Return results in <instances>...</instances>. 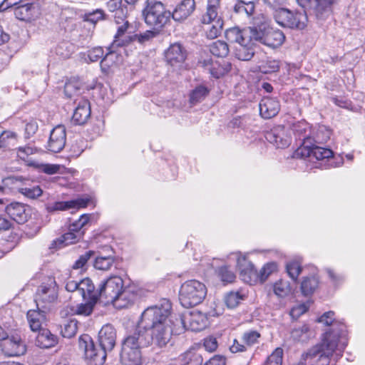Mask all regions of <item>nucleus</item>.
Wrapping results in <instances>:
<instances>
[{"label":"nucleus","instance_id":"f257e3e1","mask_svg":"<svg viewBox=\"0 0 365 365\" xmlns=\"http://www.w3.org/2000/svg\"><path fill=\"white\" fill-rule=\"evenodd\" d=\"M174 324L172 304L162 299L156 304L147 307L141 314L133 333L122 341L120 353L121 365H142L141 349L154 344L165 347L171 339Z\"/></svg>","mask_w":365,"mask_h":365},{"label":"nucleus","instance_id":"f03ea898","mask_svg":"<svg viewBox=\"0 0 365 365\" xmlns=\"http://www.w3.org/2000/svg\"><path fill=\"white\" fill-rule=\"evenodd\" d=\"M298 4L304 10L292 11L287 9H277L274 14L276 22L290 29H304L307 23L306 10L312 14L318 20H324L331 13L332 5L337 0H297Z\"/></svg>","mask_w":365,"mask_h":365},{"label":"nucleus","instance_id":"7ed1b4c3","mask_svg":"<svg viewBox=\"0 0 365 365\" xmlns=\"http://www.w3.org/2000/svg\"><path fill=\"white\" fill-rule=\"evenodd\" d=\"M130 25L126 21L123 25L118 27L117 33L114 36V40L111 45L108 48V52L101 61V66L103 70H106L113 66L114 63L118 61V52L116 50L118 47H123L128 45L131 41L137 40L139 43H143L155 37L159 31L157 29L148 30L144 33L135 35H125Z\"/></svg>","mask_w":365,"mask_h":365},{"label":"nucleus","instance_id":"20e7f679","mask_svg":"<svg viewBox=\"0 0 365 365\" xmlns=\"http://www.w3.org/2000/svg\"><path fill=\"white\" fill-rule=\"evenodd\" d=\"M207 287L196 279L187 280L180 286L179 300L181 305L190 308L201 304L207 295Z\"/></svg>","mask_w":365,"mask_h":365},{"label":"nucleus","instance_id":"39448f33","mask_svg":"<svg viewBox=\"0 0 365 365\" xmlns=\"http://www.w3.org/2000/svg\"><path fill=\"white\" fill-rule=\"evenodd\" d=\"M143 14L145 23L158 31L164 27L171 18V12L166 10L160 1L155 0H147V6Z\"/></svg>","mask_w":365,"mask_h":365},{"label":"nucleus","instance_id":"423d86ee","mask_svg":"<svg viewBox=\"0 0 365 365\" xmlns=\"http://www.w3.org/2000/svg\"><path fill=\"white\" fill-rule=\"evenodd\" d=\"M253 38L255 41L273 48L281 46L285 40L282 31L270 27L267 23L254 26Z\"/></svg>","mask_w":365,"mask_h":365},{"label":"nucleus","instance_id":"0eeeda50","mask_svg":"<svg viewBox=\"0 0 365 365\" xmlns=\"http://www.w3.org/2000/svg\"><path fill=\"white\" fill-rule=\"evenodd\" d=\"M124 281L121 277L112 274L103 280L99 286L98 294L99 299H104L106 304L118 299L124 288Z\"/></svg>","mask_w":365,"mask_h":365},{"label":"nucleus","instance_id":"6e6552de","mask_svg":"<svg viewBox=\"0 0 365 365\" xmlns=\"http://www.w3.org/2000/svg\"><path fill=\"white\" fill-rule=\"evenodd\" d=\"M79 348L84 351L86 359L91 365H103L107 351L101 346L97 347L88 334H83L78 339Z\"/></svg>","mask_w":365,"mask_h":365},{"label":"nucleus","instance_id":"1a4fd4ad","mask_svg":"<svg viewBox=\"0 0 365 365\" xmlns=\"http://www.w3.org/2000/svg\"><path fill=\"white\" fill-rule=\"evenodd\" d=\"M334 315V312L329 311L324 313L317 321L326 326L331 327L329 331H326L324 336L327 333H330L331 338L336 339V341L340 342L341 347L345 348L348 343L346 339V327L343 322L336 320Z\"/></svg>","mask_w":365,"mask_h":365},{"label":"nucleus","instance_id":"9d476101","mask_svg":"<svg viewBox=\"0 0 365 365\" xmlns=\"http://www.w3.org/2000/svg\"><path fill=\"white\" fill-rule=\"evenodd\" d=\"M58 297V285L53 277H47L38 287L35 302L37 307L41 303H52Z\"/></svg>","mask_w":365,"mask_h":365},{"label":"nucleus","instance_id":"9b49d317","mask_svg":"<svg viewBox=\"0 0 365 365\" xmlns=\"http://www.w3.org/2000/svg\"><path fill=\"white\" fill-rule=\"evenodd\" d=\"M237 259V267L240 271V277L246 283L252 284L257 281V271L254 264L247 259L246 255L240 252H232Z\"/></svg>","mask_w":365,"mask_h":365},{"label":"nucleus","instance_id":"f8f14e48","mask_svg":"<svg viewBox=\"0 0 365 365\" xmlns=\"http://www.w3.org/2000/svg\"><path fill=\"white\" fill-rule=\"evenodd\" d=\"M176 320L185 329L195 332L202 331L207 326V318L200 312H190Z\"/></svg>","mask_w":365,"mask_h":365},{"label":"nucleus","instance_id":"ddd939ff","mask_svg":"<svg viewBox=\"0 0 365 365\" xmlns=\"http://www.w3.org/2000/svg\"><path fill=\"white\" fill-rule=\"evenodd\" d=\"M334 153L331 149L312 144L307 145L306 147L299 148L294 153V158H305L310 159L315 158L317 160L329 159L333 157Z\"/></svg>","mask_w":365,"mask_h":365},{"label":"nucleus","instance_id":"4468645a","mask_svg":"<svg viewBox=\"0 0 365 365\" xmlns=\"http://www.w3.org/2000/svg\"><path fill=\"white\" fill-rule=\"evenodd\" d=\"M264 138L277 148L281 149L287 148L292 140L289 130L282 125L276 126L267 131Z\"/></svg>","mask_w":365,"mask_h":365},{"label":"nucleus","instance_id":"2eb2a0df","mask_svg":"<svg viewBox=\"0 0 365 365\" xmlns=\"http://www.w3.org/2000/svg\"><path fill=\"white\" fill-rule=\"evenodd\" d=\"M2 351L9 356L23 355L26 351V345L18 335L8 336L1 343Z\"/></svg>","mask_w":365,"mask_h":365},{"label":"nucleus","instance_id":"dca6fc26","mask_svg":"<svg viewBox=\"0 0 365 365\" xmlns=\"http://www.w3.org/2000/svg\"><path fill=\"white\" fill-rule=\"evenodd\" d=\"M66 142V128L63 125H58L50 133L47 148L51 152L59 153L64 148Z\"/></svg>","mask_w":365,"mask_h":365},{"label":"nucleus","instance_id":"f3484780","mask_svg":"<svg viewBox=\"0 0 365 365\" xmlns=\"http://www.w3.org/2000/svg\"><path fill=\"white\" fill-rule=\"evenodd\" d=\"M76 106L72 115V122L76 125L86 124L91 118V104L88 99L81 98L76 101Z\"/></svg>","mask_w":365,"mask_h":365},{"label":"nucleus","instance_id":"a211bd4d","mask_svg":"<svg viewBox=\"0 0 365 365\" xmlns=\"http://www.w3.org/2000/svg\"><path fill=\"white\" fill-rule=\"evenodd\" d=\"M165 57L168 64L173 67H180L187 57L185 49L180 43H173L165 52Z\"/></svg>","mask_w":365,"mask_h":365},{"label":"nucleus","instance_id":"6ab92c4d","mask_svg":"<svg viewBox=\"0 0 365 365\" xmlns=\"http://www.w3.org/2000/svg\"><path fill=\"white\" fill-rule=\"evenodd\" d=\"M99 346L107 352L113 350L116 341V331L114 327L107 324L101 328L98 333Z\"/></svg>","mask_w":365,"mask_h":365},{"label":"nucleus","instance_id":"aec40b11","mask_svg":"<svg viewBox=\"0 0 365 365\" xmlns=\"http://www.w3.org/2000/svg\"><path fill=\"white\" fill-rule=\"evenodd\" d=\"M14 13L16 19L31 21L37 16L38 10L34 4L29 2V0H24L21 4L14 7Z\"/></svg>","mask_w":365,"mask_h":365},{"label":"nucleus","instance_id":"412c9836","mask_svg":"<svg viewBox=\"0 0 365 365\" xmlns=\"http://www.w3.org/2000/svg\"><path fill=\"white\" fill-rule=\"evenodd\" d=\"M81 230H68V232L64 233L60 237L53 240L49 246V249H61L77 242L81 237V234L80 233Z\"/></svg>","mask_w":365,"mask_h":365},{"label":"nucleus","instance_id":"4be33fe9","mask_svg":"<svg viewBox=\"0 0 365 365\" xmlns=\"http://www.w3.org/2000/svg\"><path fill=\"white\" fill-rule=\"evenodd\" d=\"M195 9V0H182L171 13V17L176 21H181L190 16Z\"/></svg>","mask_w":365,"mask_h":365},{"label":"nucleus","instance_id":"5701e85b","mask_svg":"<svg viewBox=\"0 0 365 365\" xmlns=\"http://www.w3.org/2000/svg\"><path fill=\"white\" fill-rule=\"evenodd\" d=\"M259 107L261 116L266 119L274 117L280 109L279 101L269 97L263 98L259 103Z\"/></svg>","mask_w":365,"mask_h":365},{"label":"nucleus","instance_id":"b1692460","mask_svg":"<svg viewBox=\"0 0 365 365\" xmlns=\"http://www.w3.org/2000/svg\"><path fill=\"white\" fill-rule=\"evenodd\" d=\"M254 26L240 30L239 28L234 27L229 29L225 32V36L227 41L231 43H236L237 45L242 43L244 41H248L247 38H253Z\"/></svg>","mask_w":365,"mask_h":365},{"label":"nucleus","instance_id":"393cba45","mask_svg":"<svg viewBox=\"0 0 365 365\" xmlns=\"http://www.w3.org/2000/svg\"><path fill=\"white\" fill-rule=\"evenodd\" d=\"M248 41H244L242 43L237 45L235 48V55L236 58L241 61L250 60L255 53L254 38H247Z\"/></svg>","mask_w":365,"mask_h":365},{"label":"nucleus","instance_id":"a878e982","mask_svg":"<svg viewBox=\"0 0 365 365\" xmlns=\"http://www.w3.org/2000/svg\"><path fill=\"white\" fill-rule=\"evenodd\" d=\"M6 213L10 216L13 221L18 224H22L27 220L26 213V207L24 204L19 202H11L6 206Z\"/></svg>","mask_w":365,"mask_h":365},{"label":"nucleus","instance_id":"bb28decb","mask_svg":"<svg viewBox=\"0 0 365 365\" xmlns=\"http://www.w3.org/2000/svg\"><path fill=\"white\" fill-rule=\"evenodd\" d=\"M38 333L36 336V344L43 349H48L54 346L58 343L57 336L53 334L47 329H41L38 330Z\"/></svg>","mask_w":365,"mask_h":365},{"label":"nucleus","instance_id":"cd10ccee","mask_svg":"<svg viewBox=\"0 0 365 365\" xmlns=\"http://www.w3.org/2000/svg\"><path fill=\"white\" fill-rule=\"evenodd\" d=\"M27 319L33 331L42 329L41 325L46 320V312L37 307V309H30L27 312Z\"/></svg>","mask_w":365,"mask_h":365},{"label":"nucleus","instance_id":"c85d7f7f","mask_svg":"<svg viewBox=\"0 0 365 365\" xmlns=\"http://www.w3.org/2000/svg\"><path fill=\"white\" fill-rule=\"evenodd\" d=\"M136 298V292L132 290L129 287L125 286L118 299L111 302V304L118 308H125L133 304Z\"/></svg>","mask_w":365,"mask_h":365},{"label":"nucleus","instance_id":"c756f323","mask_svg":"<svg viewBox=\"0 0 365 365\" xmlns=\"http://www.w3.org/2000/svg\"><path fill=\"white\" fill-rule=\"evenodd\" d=\"M109 254L103 255L100 253L95 259L93 266L96 269L108 270L111 268L115 260V252L110 247H106Z\"/></svg>","mask_w":365,"mask_h":365},{"label":"nucleus","instance_id":"7c9ffc66","mask_svg":"<svg viewBox=\"0 0 365 365\" xmlns=\"http://www.w3.org/2000/svg\"><path fill=\"white\" fill-rule=\"evenodd\" d=\"M314 336V331L307 324L296 327L291 331V338L295 341L306 342Z\"/></svg>","mask_w":365,"mask_h":365},{"label":"nucleus","instance_id":"2f4dec72","mask_svg":"<svg viewBox=\"0 0 365 365\" xmlns=\"http://www.w3.org/2000/svg\"><path fill=\"white\" fill-rule=\"evenodd\" d=\"M292 131L297 140L301 141L303 147H306L310 136V127L306 121H299L292 126Z\"/></svg>","mask_w":365,"mask_h":365},{"label":"nucleus","instance_id":"473e14b6","mask_svg":"<svg viewBox=\"0 0 365 365\" xmlns=\"http://www.w3.org/2000/svg\"><path fill=\"white\" fill-rule=\"evenodd\" d=\"M78 292L81 294L83 299H89L93 296L98 297V299H99L98 289H96L94 284L88 277L78 282Z\"/></svg>","mask_w":365,"mask_h":365},{"label":"nucleus","instance_id":"72a5a7b5","mask_svg":"<svg viewBox=\"0 0 365 365\" xmlns=\"http://www.w3.org/2000/svg\"><path fill=\"white\" fill-rule=\"evenodd\" d=\"M202 24L206 26L204 30L208 38H215L222 33L223 21L219 16L213 18L209 23Z\"/></svg>","mask_w":365,"mask_h":365},{"label":"nucleus","instance_id":"f704fd0d","mask_svg":"<svg viewBox=\"0 0 365 365\" xmlns=\"http://www.w3.org/2000/svg\"><path fill=\"white\" fill-rule=\"evenodd\" d=\"M318 285L319 279L317 276L312 275L303 277L300 286L302 294L305 297L312 295L318 287Z\"/></svg>","mask_w":365,"mask_h":365},{"label":"nucleus","instance_id":"c9c22d12","mask_svg":"<svg viewBox=\"0 0 365 365\" xmlns=\"http://www.w3.org/2000/svg\"><path fill=\"white\" fill-rule=\"evenodd\" d=\"M220 0H207L206 12L202 14L201 23H209L213 18L218 15Z\"/></svg>","mask_w":365,"mask_h":365},{"label":"nucleus","instance_id":"e433bc0d","mask_svg":"<svg viewBox=\"0 0 365 365\" xmlns=\"http://www.w3.org/2000/svg\"><path fill=\"white\" fill-rule=\"evenodd\" d=\"M85 303H81L77 305L75 314L78 315L89 316L93 311L95 305L99 299L98 297L93 296L89 299H83Z\"/></svg>","mask_w":365,"mask_h":365},{"label":"nucleus","instance_id":"4c0bfd02","mask_svg":"<svg viewBox=\"0 0 365 365\" xmlns=\"http://www.w3.org/2000/svg\"><path fill=\"white\" fill-rule=\"evenodd\" d=\"M215 272L217 278L225 285L234 282L236 279L234 272L226 265L218 267Z\"/></svg>","mask_w":365,"mask_h":365},{"label":"nucleus","instance_id":"58836bf2","mask_svg":"<svg viewBox=\"0 0 365 365\" xmlns=\"http://www.w3.org/2000/svg\"><path fill=\"white\" fill-rule=\"evenodd\" d=\"M78 321L76 319H70L64 322L61 326V334L64 338L73 337L78 331Z\"/></svg>","mask_w":365,"mask_h":365},{"label":"nucleus","instance_id":"ea45409f","mask_svg":"<svg viewBox=\"0 0 365 365\" xmlns=\"http://www.w3.org/2000/svg\"><path fill=\"white\" fill-rule=\"evenodd\" d=\"M17 134L11 130H4L0 134V149L14 146L17 143Z\"/></svg>","mask_w":365,"mask_h":365},{"label":"nucleus","instance_id":"a19ab883","mask_svg":"<svg viewBox=\"0 0 365 365\" xmlns=\"http://www.w3.org/2000/svg\"><path fill=\"white\" fill-rule=\"evenodd\" d=\"M208 93L209 90L206 86L202 85L198 86L190 92V103L192 105H196L203 101Z\"/></svg>","mask_w":365,"mask_h":365},{"label":"nucleus","instance_id":"79ce46f5","mask_svg":"<svg viewBox=\"0 0 365 365\" xmlns=\"http://www.w3.org/2000/svg\"><path fill=\"white\" fill-rule=\"evenodd\" d=\"M108 8L110 11L115 12V19L117 24H120V19L122 21L125 18L124 9L122 8V0H110L108 4Z\"/></svg>","mask_w":365,"mask_h":365},{"label":"nucleus","instance_id":"37998d69","mask_svg":"<svg viewBox=\"0 0 365 365\" xmlns=\"http://www.w3.org/2000/svg\"><path fill=\"white\" fill-rule=\"evenodd\" d=\"M210 53L217 57H225L229 53L227 43L222 41H216L210 46Z\"/></svg>","mask_w":365,"mask_h":365},{"label":"nucleus","instance_id":"c03bdc74","mask_svg":"<svg viewBox=\"0 0 365 365\" xmlns=\"http://www.w3.org/2000/svg\"><path fill=\"white\" fill-rule=\"evenodd\" d=\"M28 165L31 167L37 168L39 171L48 175H53L58 173L60 165L54 164H43L36 161H30Z\"/></svg>","mask_w":365,"mask_h":365},{"label":"nucleus","instance_id":"a18cd8bd","mask_svg":"<svg viewBox=\"0 0 365 365\" xmlns=\"http://www.w3.org/2000/svg\"><path fill=\"white\" fill-rule=\"evenodd\" d=\"M255 11V5L252 1L245 2L244 1H239L234 6V11L239 14H245L247 16H250Z\"/></svg>","mask_w":365,"mask_h":365},{"label":"nucleus","instance_id":"49530a36","mask_svg":"<svg viewBox=\"0 0 365 365\" xmlns=\"http://www.w3.org/2000/svg\"><path fill=\"white\" fill-rule=\"evenodd\" d=\"M244 298L245 296L239 291L230 292L226 294L225 302L228 308L233 309L237 307Z\"/></svg>","mask_w":365,"mask_h":365},{"label":"nucleus","instance_id":"de8ad7c7","mask_svg":"<svg viewBox=\"0 0 365 365\" xmlns=\"http://www.w3.org/2000/svg\"><path fill=\"white\" fill-rule=\"evenodd\" d=\"M292 288L288 282L279 280L274 285V292L279 297H284L291 293Z\"/></svg>","mask_w":365,"mask_h":365},{"label":"nucleus","instance_id":"09e8293b","mask_svg":"<svg viewBox=\"0 0 365 365\" xmlns=\"http://www.w3.org/2000/svg\"><path fill=\"white\" fill-rule=\"evenodd\" d=\"M260 334L255 330L245 331L242 336V342L247 346V348L252 346L259 342Z\"/></svg>","mask_w":365,"mask_h":365},{"label":"nucleus","instance_id":"8fccbe9b","mask_svg":"<svg viewBox=\"0 0 365 365\" xmlns=\"http://www.w3.org/2000/svg\"><path fill=\"white\" fill-rule=\"evenodd\" d=\"M277 264L274 262H269L264 264L262 269L257 272V280L263 283L267 280L269 276L277 269Z\"/></svg>","mask_w":365,"mask_h":365},{"label":"nucleus","instance_id":"3c124183","mask_svg":"<svg viewBox=\"0 0 365 365\" xmlns=\"http://www.w3.org/2000/svg\"><path fill=\"white\" fill-rule=\"evenodd\" d=\"M282 359L283 349L278 347L267 358L263 365H282Z\"/></svg>","mask_w":365,"mask_h":365},{"label":"nucleus","instance_id":"603ef678","mask_svg":"<svg viewBox=\"0 0 365 365\" xmlns=\"http://www.w3.org/2000/svg\"><path fill=\"white\" fill-rule=\"evenodd\" d=\"M280 68L279 61L275 59H267L260 66V71L264 73H272L279 71Z\"/></svg>","mask_w":365,"mask_h":365},{"label":"nucleus","instance_id":"864d4df0","mask_svg":"<svg viewBox=\"0 0 365 365\" xmlns=\"http://www.w3.org/2000/svg\"><path fill=\"white\" fill-rule=\"evenodd\" d=\"M37 152L38 148L31 144L20 146L16 149L17 156L22 160H26L29 155L35 154Z\"/></svg>","mask_w":365,"mask_h":365},{"label":"nucleus","instance_id":"5fc2aeb1","mask_svg":"<svg viewBox=\"0 0 365 365\" xmlns=\"http://www.w3.org/2000/svg\"><path fill=\"white\" fill-rule=\"evenodd\" d=\"M21 234L14 232V230H0L1 238L7 242L16 244Z\"/></svg>","mask_w":365,"mask_h":365},{"label":"nucleus","instance_id":"6e6d98bb","mask_svg":"<svg viewBox=\"0 0 365 365\" xmlns=\"http://www.w3.org/2000/svg\"><path fill=\"white\" fill-rule=\"evenodd\" d=\"M286 269L289 276L296 282L302 272V267L300 264L297 261L290 262L287 264Z\"/></svg>","mask_w":365,"mask_h":365},{"label":"nucleus","instance_id":"4d7b16f0","mask_svg":"<svg viewBox=\"0 0 365 365\" xmlns=\"http://www.w3.org/2000/svg\"><path fill=\"white\" fill-rule=\"evenodd\" d=\"M46 209L48 212H53L56 211H65L69 210L68 201H57L48 202L46 204Z\"/></svg>","mask_w":365,"mask_h":365},{"label":"nucleus","instance_id":"13d9d810","mask_svg":"<svg viewBox=\"0 0 365 365\" xmlns=\"http://www.w3.org/2000/svg\"><path fill=\"white\" fill-rule=\"evenodd\" d=\"M95 255V252L92 250L86 251L81 255L78 259L74 262L72 267L73 269H83L90 259Z\"/></svg>","mask_w":365,"mask_h":365},{"label":"nucleus","instance_id":"bf43d9fd","mask_svg":"<svg viewBox=\"0 0 365 365\" xmlns=\"http://www.w3.org/2000/svg\"><path fill=\"white\" fill-rule=\"evenodd\" d=\"M104 11L101 9H96L92 12L86 13L83 16L85 21L91 22L93 24H96L98 21L104 19Z\"/></svg>","mask_w":365,"mask_h":365},{"label":"nucleus","instance_id":"052dcab7","mask_svg":"<svg viewBox=\"0 0 365 365\" xmlns=\"http://www.w3.org/2000/svg\"><path fill=\"white\" fill-rule=\"evenodd\" d=\"M70 209H80L86 207L91 202V198L88 197H79L77 199L68 201Z\"/></svg>","mask_w":365,"mask_h":365},{"label":"nucleus","instance_id":"680f3d73","mask_svg":"<svg viewBox=\"0 0 365 365\" xmlns=\"http://www.w3.org/2000/svg\"><path fill=\"white\" fill-rule=\"evenodd\" d=\"M22 194L29 198L35 199L41 196L43 193L41 188L38 186H34L32 187H24L21 190Z\"/></svg>","mask_w":365,"mask_h":365},{"label":"nucleus","instance_id":"e2e57ef3","mask_svg":"<svg viewBox=\"0 0 365 365\" xmlns=\"http://www.w3.org/2000/svg\"><path fill=\"white\" fill-rule=\"evenodd\" d=\"M93 218L94 216L92 215H82L78 221L76 222V224H73V226L76 227V228H82L85 226H93L94 224L92 222V219Z\"/></svg>","mask_w":365,"mask_h":365},{"label":"nucleus","instance_id":"0e129e2a","mask_svg":"<svg viewBox=\"0 0 365 365\" xmlns=\"http://www.w3.org/2000/svg\"><path fill=\"white\" fill-rule=\"evenodd\" d=\"M103 53L101 47H96L88 51V58L91 62H96L103 57Z\"/></svg>","mask_w":365,"mask_h":365},{"label":"nucleus","instance_id":"69168bd1","mask_svg":"<svg viewBox=\"0 0 365 365\" xmlns=\"http://www.w3.org/2000/svg\"><path fill=\"white\" fill-rule=\"evenodd\" d=\"M38 124L36 121L31 120L26 123L25 126V138H30L38 130Z\"/></svg>","mask_w":365,"mask_h":365},{"label":"nucleus","instance_id":"338daca9","mask_svg":"<svg viewBox=\"0 0 365 365\" xmlns=\"http://www.w3.org/2000/svg\"><path fill=\"white\" fill-rule=\"evenodd\" d=\"M247 349V346H245L243 342L241 343L236 339L233 340L232 344L230 346V351L234 354L245 352Z\"/></svg>","mask_w":365,"mask_h":365},{"label":"nucleus","instance_id":"774afa93","mask_svg":"<svg viewBox=\"0 0 365 365\" xmlns=\"http://www.w3.org/2000/svg\"><path fill=\"white\" fill-rule=\"evenodd\" d=\"M204 346L210 352L215 351L217 348V341L216 338L210 336L204 340Z\"/></svg>","mask_w":365,"mask_h":365}]
</instances>
